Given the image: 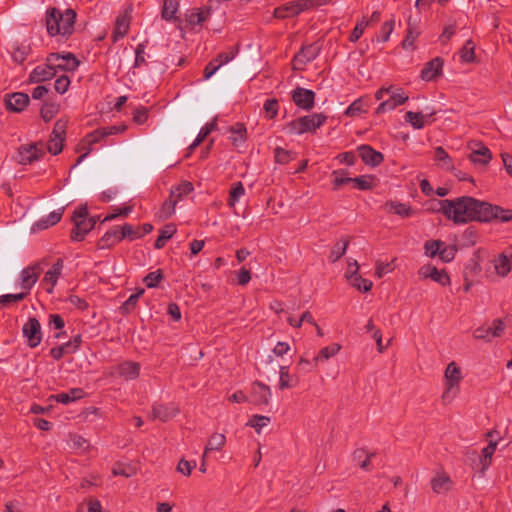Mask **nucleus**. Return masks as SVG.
Returning <instances> with one entry per match:
<instances>
[{"instance_id": "473e14b6", "label": "nucleus", "mask_w": 512, "mask_h": 512, "mask_svg": "<svg viewBox=\"0 0 512 512\" xmlns=\"http://www.w3.org/2000/svg\"><path fill=\"white\" fill-rule=\"evenodd\" d=\"M176 233V227L174 224H168L163 229L160 230V234L157 237L154 247L156 249H162L167 240H169Z\"/></svg>"}, {"instance_id": "cd10ccee", "label": "nucleus", "mask_w": 512, "mask_h": 512, "mask_svg": "<svg viewBox=\"0 0 512 512\" xmlns=\"http://www.w3.org/2000/svg\"><path fill=\"white\" fill-rule=\"evenodd\" d=\"M85 392L82 388H71L68 392L59 393L55 396L57 402L68 404L70 402L82 399Z\"/></svg>"}, {"instance_id": "f8f14e48", "label": "nucleus", "mask_w": 512, "mask_h": 512, "mask_svg": "<svg viewBox=\"0 0 512 512\" xmlns=\"http://www.w3.org/2000/svg\"><path fill=\"white\" fill-rule=\"evenodd\" d=\"M443 60L436 57L427 62L421 70V78L424 81H432L442 74Z\"/></svg>"}, {"instance_id": "4be33fe9", "label": "nucleus", "mask_w": 512, "mask_h": 512, "mask_svg": "<svg viewBox=\"0 0 512 512\" xmlns=\"http://www.w3.org/2000/svg\"><path fill=\"white\" fill-rule=\"evenodd\" d=\"M445 379L447 390H450L454 385H457L461 381V371L455 362H451L447 365L445 370Z\"/></svg>"}, {"instance_id": "7ed1b4c3", "label": "nucleus", "mask_w": 512, "mask_h": 512, "mask_svg": "<svg viewBox=\"0 0 512 512\" xmlns=\"http://www.w3.org/2000/svg\"><path fill=\"white\" fill-rule=\"evenodd\" d=\"M327 120L323 113H313L294 119L286 124V129L291 134L315 133Z\"/></svg>"}, {"instance_id": "c756f323", "label": "nucleus", "mask_w": 512, "mask_h": 512, "mask_svg": "<svg viewBox=\"0 0 512 512\" xmlns=\"http://www.w3.org/2000/svg\"><path fill=\"white\" fill-rule=\"evenodd\" d=\"M193 190H194V187L191 182L182 181L180 184L171 188L170 196H172L178 202L184 196L190 194Z\"/></svg>"}, {"instance_id": "58836bf2", "label": "nucleus", "mask_w": 512, "mask_h": 512, "mask_svg": "<svg viewBox=\"0 0 512 512\" xmlns=\"http://www.w3.org/2000/svg\"><path fill=\"white\" fill-rule=\"evenodd\" d=\"M496 447H497V442L491 440L489 442V444L485 448L482 449L480 462L482 464L483 470L487 469L491 465L492 456L496 450Z\"/></svg>"}, {"instance_id": "dca6fc26", "label": "nucleus", "mask_w": 512, "mask_h": 512, "mask_svg": "<svg viewBox=\"0 0 512 512\" xmlns=\"http://www.w3.org/2000/svg\"><path fill=\"white\" fill-rule=\"evenodd\" d=\"M130 10H126L123 14L119 15L115 21V28L113 32L114 41L123 38L129 31L130 26Z\"/></svg>"}, {"instance_id": "393cba45", "label": "nucleus", "mask_w": 512, "mask_h": 512, "mask_svg": "<svg viewBox=\"0 0 512 512\" xmlns=\"http://www.w3.org/2000/svg\"><path fill=\"white\" fill-rule=\"evenodd\" d=\"M177 412V410L169 408L168 406L162 404H155L152 407L153 419H159L162 422L168 421L169 419L174 417Z\"/></svg>"}, {"instance_id": "a878e982", "label": "nucleus", "mask_w": 512, "mask_h": 512, "mask_svg": "<svg viewBox=\"0 0 512 512\" xmlns=\"http://www.w3.org/2000/svg\"><path fill=\"white\" fill-rule=\"evenodd\" d=\"M273 16L277 19H285L298 16L295 2L290 1L275 8Z\"/></svg>"}, {"instance_id": "774afa93", "label": "nucleus", "mask_w": 512, "mask_h": 512, "mask_svg": "<svg viewBox=\"0 0 512 512\" xmlns=\"http://www.w3.org/2000/svg\"><path fill=\"white\" fill-rule=\"evenodd\" d=\"M31 145L24 146L22 150L19 151V162L21 164H30L32 162V152Z\"/></svg>"}, {"instance_id": "a211bd4d", "label": "nucleus", "mask_w": 512, "mask_h": 512, "mask_svg": "<svg viewBox=\"0 0 512 512\" xmlns=\"http://www.w3.org/2000/svg\"><path fill=\"white\" fill-rule=\"evenodd\" d=\"M29 104L28 94L16 92L6 99L7 108L14 112H21Z\"/></svg>"}, {"instance_id": "7c9ffc66", "label": "nucleus", "mask_w": 512, "mask_h": 512, "mask_svg": "<svg viewBox=\"0 0 512 512\" xmlns=\"http://www.w3.org/2000/svg\"><path fill=\"white\" fill-rule=\"evenodd\" d=\"M349 242L350 238L348 237L342 241L335 243L328 256L329 261L332 263L337 262L346 253Z\"/></svg>"}, {"instance_id": "864d4df0", "label": "nucleus", "mask_w": 512, "mask_h": 512, "mask_svg": "<svg viewBox=\"0 0 512 512\" xmlns=\"http://www.w3.org/2000/svg\"><path fill=\"white\" fill-rule=\"evenodd\" d=\"M368 25L369 21H367L365 18H362L360 21H358L349 36V40L353 43L357 42L363 35L364 30Z\"/></svg>"}, {"instance_id": "bb28decb", "label": "nucleus", "mask_w": 512, "mask_h": 512, "mask_svg": "<svg viewBox=\"0 0 512 512\" xmlns=\"http://www.w3.org/2000/svg\"><path fill=\"white\" fill-rule=\"evenodd\" d=\"M385 209L401 217H410L413 214L411 207L401 202L388 201L385 203Z\"/></svg>"}, {"instance_id": "09e8293b", "label": "nucleus", "mask_w": 512, "mask_h": 512, "mask_svg": "<svg viewBox=\"0 0 512 512\" xmlns=\"http://www.w3.org/2000/svg\"><path fill=\"white\" fill-rule=\"evenodd\" d=\"M374 180H375L374 176L363 175V176L352 178V183H354V187L359 190H370L373 188Z\"/></svg>"}, {"instance_id": "338daca9", "label": "nucleus", "mask_w": 512, "mask_h": 512, "mask_svg": "<svg viewBox=\"0 0 512 512\" xmlns=\"http://www.w3.org/2000/svg\"><path fill=\"white\" fill-rule=\"evenodd\" d=\"M456 31V25L455 24H449L444 27V30L442 34L439 37V41L441 44H446L451 37L455 34Z\"/></svg>"}, {"instance_id": "f03ea898", "label": "nucleus", "mask_w": 512, "mask_h": 512, "mask_svg": "<svg viewBox=\"0 0 512 512\" xmlns=\"http://www.w3.org/2000/svg\"><path fill=\"white\" fill-rule=\"evenodd\" d=\"M76 12L68 8L61 11L55 7L49 8L46 11L45 24L47 32L50 36H62L68 38L74 32V25L76 22Z\"/></svg>"}, {"instance_id": "20e7f679", "label": "nucleus", "mask_w": 512, "mask_h": 512, "mask_svg": "<svg viewBox=\"0 0 512 512\" xmlns=\"http://www.w3.org/2000/svg\"><path fill=\"white\" fill-rule=\"evenodd\" d=\"M47 61L57 70L74 71L79 66V61L72 53L60 55L59 53H50Z\"/></svg>"}, {"instance_id": "4c0bfd02", "label": "nucleus", "mask_w": 512, "mask_h": 512, "mask_svg": "<svg viewBox=\"0 0 512 512\" xmlns=\"http://www.w3.org/2000/svg\"><path fill=\"white\" fill-rule=\"evenodd\" d=\"M74 227L71 230L70 238L72 241H82L84 240L86 234L90 231L87 228V225L84 222V219L74 221Z\"/></svg>"}, {"instance_id": "603ef678", "label": "nucleus", "mask_w": 512, "mask_h": 512, "mask_svg": "<svg viewBox=\"0 0 512 512\" xmlns=\"http://www.w3.org/2000/svg\"><path fill=\"white\" fill-rule=\"evenodd\" d=\"M332 175L334 176V190H337L339 187L352 182V178L349 177L348 173L344 170L333 171Z\"/></svg>"}, {"instance_id": "a19ab883", "label": "nucleus", "mask_w": 512, "mask_h": 512, "mask_svg": "<svg viewBox=\"0 0 512 512\" xmlns=\"http://www.w3.org/2000/svg\"><path fill=\"white\" fill-rule=\"evenodd\" d=\"M117 131H118V128L116 126L97 129L93 133L89 134L87 136L86 140L89 144H93V143L100 141L101 139H103L106 136L113 135V134L117 133Z\"/></svg>"}, {"instance_id": "3c124183", "label": "nucleus", "mask_w": 512, "mask_h": 512, "mask_svg": "<svg viewBox=\"0 0 512 512\" xmlns=\"http://www.w3.org/2000/svg\"><path fill=\"white\" fill-rule=\"evenodd\" d=\"M351 285L356 287L359 291L368 292L371 290L373 283L368 280L362 278L361 275H353L352 280L350 281Z\"/></svg>"}, {"instance_id": "5fc2aeb1", "label": "nucleus", "mask_w": 512, "mask_h": 512, "mask_svg": "<svg viewBox=\"0 0 512 512\" xmlns=\"http://www.w3.org/2000/svg\"><path fill=\"white\" fill-rule=\"evenodd\" d=\"M144 293V289H140L137 293L129 296V298L123 303L121 309L123 313H130L134 310L137 305L139 297Z\"/></svg>"}, {"instance_id": "4468645a", "label": "nucleus", "mask_w": 512, "mask_h": 512, "mask_svg": "<svg viewBox=\"0 0 512 512\" xmlns=\"http://www.w3.org/2000/svg\"><path fill=\"white\" fill-rule=\"evenodd\" d=\"M512 247L507 248L494 261L496 273L502 277L511 271Z\"/></svg>"}, {"instance_id": "13d9d810", "label": "nucleus", "mask_w": 512, "mask_h": 512, "mask_svg": "<svg viewBox=\"0 0 512 512\" xmlns=\"http://www.w3.org/2000/svg\"><path fill=\"white\" fill-rule=\"evenodd\" d=\"M444 246V242L440 240H431L425 243V252L429 257H435L439 255L441 248Z\"/></svg>"}, {"instance_id": "f3484780", "label": "nucleus", "mask_w": 512, "mask_h": 512, "mask_svg": "<svg viewBox=\"0 0 512 512\" xmlns=\"http://www.w3.org/2000/svg\"><path fill=\"white\" fill-rule=\"evenodd\" d=\"M63 268V260L58 258L57 261L52 265V267L45 273L43 278V283L48 285L46 290L51 293L54 286L57 283L59 276L61 275V271Z\"/></svg>"}, {"instance_id": "1a4fd4ad", "label": "nucleus", "mask_w": 512, "mask_h": 512, "mask_svg": "<svg viewBox=\"0 0 512 512\" xmlns=\"http://www.w3.org/2000/svg\"><path fill=\"white\" fill-rule=\"evenodd\" d=\"M293 102L304 110H311L314 107L315 93L312 90L297 87L292 92Z\"/></svg>"}, {"instance_id": "6ab92c4d", "label": "nucleus", "mask_w": 512, "mask_h": 512, "mask_svg": "<svg viewBox=\"0 0 512 512\" xmlns=\"http://www.w3.org/2000/svg\"><path fill=\"white\" fill-rule=\"evenodd\" d=\"M64 208H59L51 212L47 217L42 218L34 223L35 230H46L59 223L62 219Z\"/></svg>"}, {"instance_id": "6e6552de", "label": "nucleus", "mask_w": 512, "mask_h": 512, "mask_svg": "<svg viewBox=\"0 0 512 512\" xmlns=\"http://www.w3.org/2000/svg\"><path fill=\"white\" fill-rule=\"evenodd\" d=\"M271 397L269 386L262 382L256 381L252 384L249 400L252 404L261 406L267 405Z\"/></svg>"}, {"instance_id": "39448f33", "label": "nucleus", "mask_w": 512, "mask_h": 512, "mask_svg": "<svg viewBox=\"0 0 512 512\" xmlns=\"http://www.w3.org/2000/svg\"><path fill=\"white\" fill-rule=\"evenodd\" d=\"M66 125L61 121H57L50 135L49 141L46 143L47 151L52 155L59 154L63 149L64 135Z\"/></svg>"}, {"instance_id": "e433bc0d", "label": "nucleus", "mask_w": 512, "mask_h": 512, "mask_svg": "<svg viewBox=\"0 0 512 512\" xmlns=\"http://www.w3.org/2000/svg\"><path fill=\"white\" fill-rule=\"evenodd\" d=\"M434 158L442 168H445L446 170H452L454 168L452 158L443 147L439 146L435 149Z\"/></svg>"}, {"instance_id": "2f4dec72", "label": "nucleus", "mask_w": 512, "mask_h": 512, "mask_svg": "<svg viewBox=\"0 0 512 512\" xmlns=\"http://www.w3.org/2000/svg\"><path fill=\"white\" fill-rule=\"evenodd\" d=\"M367 109L368 105L365 103L364 99L358 98L347 107L344 114L348 117H357L366 113Z\"/></svg>"}, {"instance_id": "8fccbe9b", "label": "nucleus", "mask_w": 512, "mask_h": 512, "mask_svg": "<svg viewBox=\"0 0 512 512\" xmlns=\"http://www.w3.org/2000/svg\"><path fill=\"white\" fill-rule=\"evenodd\" d=\"M270 423V418L263 415H253L247 423V426L253 427L257 433Z\"/></svg>"}, {"instance_id": "0eeeda50", "label": "nucleus", "mask_w": 512, "mask_h": 512, "mask_svg": "<svg viewBox=\"0 0 512 512\" xmlns=\"http://www.w3.org/2000/svg\"><path fill=\"white\" fill-rule=\"evenodd\" d=\"M418 274L422 279L430 278L442 286L450 284V277L447 272L444 269H438L431 264H426L420 267Z\"/></svg>"}, {"instance_id": "6e6d98bb", "label": "nucleus", "mask_w": 512, "mask_h": 512, "mask_svg": "<svg viewBox=\"0 0 512 512\" xmlns=\"http://www.w3.org/2000/svg\"><path fill=\"white\" fill-rule=\"evenodd\" d=\"M163 275L161 270L153 271L148 273L144 279L143 282L148 288H154L157 287L159 282L162 280Z\"/></svg>"}, {"instance_id": "79ce46f5", "label": "nucleus", "mask_w": 512, "mask_h": 512, "mask_svg": "<svg viewBox=\"0 0 512 512\" xmlns=\"http://www.w3.org/2000/svg\"><path fill=\"white\" fill-rule=\"evenodd\" d=\"M341 349V346L339 344H332L330 346H326L324 348H322L318 355L314 357V362H315V365H317L318 361H326L328 360L330 357L336 355L339 350Z\"/></svg>"}, {"instance_id": "2eb2a0df", "label": "nucleus", "mask_w": 512, "mask_h": 512, "mask_svg": "<svg viewBox=\"0 0 512 512\" xmlns=\"http://www.w3.org/2000/svg\"><path fill=\"white\" fill-rule=\"evenodd\" d=\"M453 482L445 472L438 473L431 479V488L436 494L447 493L451 490Z\"/></svg>"}, {"instance_id": "f257e3e1", "label": "nucleus", "mask_w": 512, "mask_h": 512, "mask_svg": "<svg viewBox=\"0 0 512 512\" xmlns=\"http://www.w3.org/2000/svg\"><path fill=\"white\" fill-rule=\"evenodd\" d=\"M438 211L454 224H467L470 222H487V202L471 196H462L455 199L439 201Z\"/></svg>"}, {"instance_id": "69168bd1", "label": "nucleus", "mask_w": 512, "mask_h": 512, "mask_svg": "<svg viewBox=\"0 0 512 512\" xmlns=\"http://www.w3.org/2000/svg\"><path fill=\"white\" fill-rule=\"evenodd\" d=\"M70 440H71L74 448L86 450L89 447L88 440H86L84 437H82L80 435H77V434L70 435Z\"/></svg>"}, {"instance_id": "c85d7f7f", "label": "nucleus", "mask_w": 512, "mask_h": 512, "mask_svg": "<svg viewBox=\"0 0 512 512\" xmlns=\"http://www.w3.org/2000/svg\"><path fill=\"white\" fill-rule=\"evenodd\" d=\"M179 9V3L177 0H164L163 8H162V18L167 21H176L179 18L176 16V13Z\"/></svg>"}, {"instance_id": "a18cd8bd", "label": "nucleus", "mask_w": 512, "mask_h": 512, "mask_svg": "<svg viewBox=\"0 0 512 512\" xmlns=\"http://www.w3.org/2000/svg\"><path fill=\"white\" fill-rule=\"evenodd\" d=\"M460 59L464 63H471L475 59V44L468 40L460 50Z\"/></svg>"}, {"instance_id": "f704fd0d", "label": "nucleus", "mask_w": 512, "mask_h": 512, "mask_svg": "<svg viewBox=\"0 0 512 512\" xmlns=\"http://www.w3.org/2000/svg\"><path fill=\"white\" fill-rule=\"evenodd\" d=\"M177 201L169 195V198L162 204L161 208L157 212V216L161 220L169 219L174 213L177 205Z\"/></svg>"}, {"instance_id": "72a5a7b5", "label": "nucleus", "mask_w": 512, "mask_h": 512, "mask_svg": "<svg viewBox=\"0 0 512 512\" xmlns=\"http://www.w3.org/2000/svg\"><path fill=\"white\" fill-rule=\"evenodd\" d=\"M492 155L490 150L485 146H480L478 149L472 151L469 159L473 163L487 164L491 160Z\"/></svg>"}, {"instance_id": "423d86ee", "label": "nucleus", "mask_w": 512, "mask_h": 512, "mask_svg": "<svg viewBox=\"0 0 512 512\" xmlns=\"http://www.w3.org/2000/svg\"><path fill=\"white\" fill-rule=\"evenodd\" d=\"M319 52L320 48L315 43L303 45L293 58L294 68L302 69L307 63L313 61L318 56Z\"/></svg>"}, {"instance_id": "412c9836", "label": "nucleus", "mask_w": 512, "mask_h": 512, "mask_svg": "<svg viewBox=\"0 0 512 512\" xmlns=\"http://www.w3.org/2000/svg\"><path fill=\"white\" fill-rule=\"evenodd\" d=\"M57 71L53 65L46 60V63L34 68V82H43L52 79Z\"/></svg>"}, {"instance_id": "5701e85b", "label": "nucleus", "mask_w": 512, "mask_h": 512, "mask_svg": "<svg viewBox=\"0 0 512 512\" xmlns=\"http://www.w3.org/2000/svg\"><path fill=\"white\" fill-rule=\"evenodd\" d=\"M280 380L279 389L285 390L295 387L298 384V378L291 375L288 366H280L279 370Z\"/></svg>"}, {"instance_id": "ddd939ff", "label": "nucleus", "mask_w": 512, "mask_h": 512, "mask_svg": "<svg viewBox=\"0 0 512 512\" xmlns=\"http://www.w3.org/2000/svg\"><path fill=\"white\" fill-rule=\"evenodd\" d=\"M487 222L490 223L494 220L501 222L512 221V209H504L498 205H493L487 202Z\"/></svg>"}, {"instance_id": "49530a36", "label": "nucleus", "mask_w": 512, "mask_h": 512, "mask_svg": "<svg viewBox=\"0 0 512 512\" xmlns=\"http://www.w3.org/2000/svg\"><path fill=\"white\" fill-rule=\"evenodd\" d=\"M405 121L411 124L414 129H422L425 126V116L421 113L407 111Z\"/></svg>"}, {"instance_id": "e2e57ef3", "label": "nucleus", "mask_w": 512, "mask_h": 512, "mask_svg": "<svg viewBox=\"0 0 512 512\" xmlns=\"http://www.w3.org/2000/svg\"><path fill=\"white\" fill-rule=\"evenodd\" d=\"M391 97L390 99L395 102L396 106L404 104L408 100V96L405 95L402 88H397L395 90H391Z\"/></svg>"}, {"instance_id": "9b49d317", "label": "nucleus", "mask_w": 512, "mask_h": 512, "mask_svg": "<svg viewBox=\"0 0 512 512\" xmlns=\"http://www.w3.org/2000/svg\"><path fill=\"white\" fill-rule=\"evenodd\" d=\"M359 156L362 161L369 166L376 167L380 165L384 156L381 152L376 151L369 145H361L358 147Z\"/></svg>"}, {"instance_id": "680f3d73", "label": "nucleus", "mask_w": 512, "mask_h": 512, "mask_svg": "<svg viewBox=\"0 0 512 512\" xmlns=\"http://www.w3.org/2000/svg\"><path fill=\"white\" fill-rule=\"evenodd\" d=\"M196 467L195 461H186L184 459L180 460L177 465V471L182 473L185 476H190L192 470Z\"/></svg>"}, {"instance_id": "aec40b11", "label": "nucleus", "mask_w": 512, "mask_h": 512, "mask_svg": "<svg viewBox=\"0 0 512 512\" xmlns=\"http://www.w3.org/2000/svg\"><path fill=\"white\" fill-rule=\"evenodd\" d=\"M122 241L120 238V227L115 226L111 230L107 231L98 242L100 249L111 248Z\"/></svg>"}, {"instance_id": "c9c22d12", "label": "nucleus", "mask_w": 512, "mask_h": 512, "mask_svg": "<svg viewBox=\"0 0 512 512\" xmlns=\"http://www.w3.org/2000/svg\"><path fill=\"white\" fill-rule=\"evenodd\" d=\"M139 373L140 366L136 362H124L119 367V374L127 379H135Z\"/></svg>"}, {"instance_id": "9d476101", "label": "nucleus", "mask_w": 512, "mask_h": 512, "mask_svg": "<svg viewBox=\"0 0 512 512\" xmlns=\"http://www.w3.org/2000/svg\"><path fill=\"white\" fill-rule=\"evenodd\" d=\"M210 7L192 8L185 13L187 26L193 29L196 25H202L210 16Z\"/></svg>"}, {"instance_id": "c03bdc74", "label": "nucleus", "mask_w": 512, "mask_h": 512, "mask_svg": "<svg viewBox=\"0 0 512 512\" xmlns=\"http://www.w3.org/2000/svg\"><path fill=\"white\" fill-rule=\"evenodd\" d=\"M59 111V105L55 102H45L41 108L40 115L45 122H49Z\"/></svg>"}, {"instance_id": "b1692460", "label": "nucleus", "mask_w": 512, "mask_h": 512, "mask_svg": "<svg viewBox=\"0 0 512 512\" xmlns=\"http://www.w3.org/2000/svg\"><path fill=\"white\" fill-rule=\"evenodd\" d=\"M226 444V437L222 433H213L204 448V457L212 451H220Z\"/></svg>"}, {"instance_id": "37998d69", "label": "nucleus", "mask_w": 512, "mask_h": 512, "mask_svg": "<svg viewBox=\"0 0 512 512\" xmlns=\"http://www.w3.org/2000/svg\"><path fill=\"white\" fill-rule=\"evenodd\" d=\"M245 194V188L242 182H235L232 184L229 191L228 205L234 207L239 198Z\"/></svg>"}, {"instance_id": "bf43d9fd", "label": "nucleus", "mask_w": 512, "mask_h": 512, "mask_svg": "<svg viewBox=\"0 0 512 512\" xmlns=\"http://www.w3.org/2000/svg\"><path fill=\"white\" fill-rule=\"evenodd\" d=\"M279 103L276 99H267L264 103V110L267 118L274 119L277 116Z\"/></svg>"}, {"instance_id": "0e129e2a", "label": "nucleus", "mask_w": 512, "mask_h": 512, "mask_svg": "<svg viewBox=\"0 0 512 512\" xmlns=\"http://www.w3.org/2000/svg\"><path fill=\"white\" fill-rule=\"evenodd\" d=\"M394 29V20L386 21L380 28L381 41L386 42L389 40L390 34Z\"/></svg>"}, {"instance_id": "de8ad7c7", "label": "nucleus", "mask_w": 512, "mask_h": 512, "mask_svg": "<svg viewBox=\"0 0 512 512\" xmlns=\"http://www.w3.org/2000/svg\"><path fill=\"white\" fill-rule=\"evenodd\" d=\"M141 237L142 234L140 231V227L134 228L132 225L127 223L120 227V238H122V240L124 238H128L129 240H135Z\"/></svg>"}, {"instance_id": "ea45409f", "label": "nucleus", "mask_w": 512, "mask_h": 512, "mask_svg": "<svg viewBox=\"0 0 512 512\" xmlns=\"http://www.w3.org/2000/svg\"><path fill=\"white\" fill-rule=\"evenodd\" d=\"M217 128L216 119L213 120L211 123H207L204 127L201 128L197 138L195 141L189 146V150H194L200 143H202L206 137L215 129Z\"/></svg>"}, {"instance_id": "052dcab7", "label": "nucleus", "mask_w": 512, "mask_h": 512, "mask_svg": "<svg viewBox=\"0 0 512 512\" xmlns=\"http://www.w3.org/2000/svg\"><path fill=\"white\" fill-rule=\"evenodd\" d=\"M70 83L71 82L68 76L61 75L55 80L54 89L57 93L64 94L68 90Z\"/></svg>"}, {"instance_id": "4d7b16f0", "label": "nucleus", "mask_w": 512, "mask_h": 512, "mask_svg": "<svg viewBox=\"0 0 512 512\" xmlns=\"http://www.w3.org/2000/svg\"><path fill=\"white\" fill-rule=\"evenodd\" d=\"M274 158H275V161L279 164H287L294 157H293V153L291 151L285 150L281 147H277L274 150Z\"/></svg>"}]
</instances>
